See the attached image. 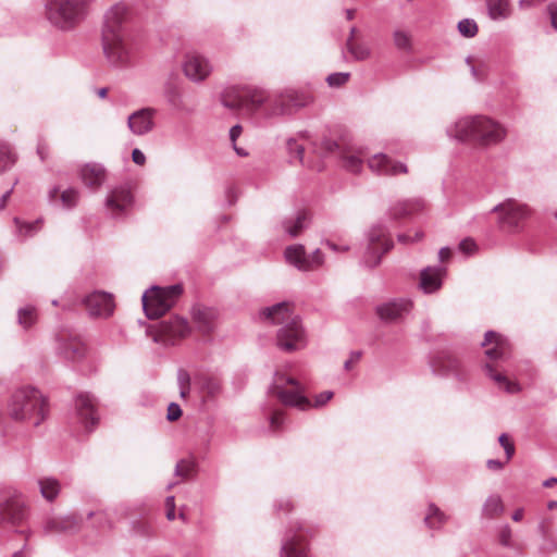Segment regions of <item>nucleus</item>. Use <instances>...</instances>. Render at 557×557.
Returning a JSON list of instances; mask_svg holds the SVG:
<instances>
[{
	"label": "nucleus",
	"instance_id": "f257e3e1",
	"mask_svg": "<svg viewBox=\"0 0 557 557\" xmlns=\"http://www.w3.org/2000/svg\"><path fill=\"white\" fill-rule=\"evenodd\" d=\"M128 9L124 3L112 5L104 14L101 42L110 65L117 69L131 66L135 60V48L128 29Z\"/></svg>",
	"mask_w": 557,
	"mask_h": 557
},
{
	"label": "nucleus",
	"instance_id": "f03ea898",
	"mask_svg": "<svg viewBox=\"0 0 557 557\" xmlns=\"http://www.w3.org/2000/svg\"><path fill=\"white\" fill-rule=\"evenodd\" d=\"M447 135L462 143H472L480 147H490L502 143L506 128L497 121L485 116H465L447 127Z\"/></svg>",
	"mask_w": 557,
	"mask_h": 557
},
{
	"label": "nucleus",
	"instance_id": "7ed1b4c3",
	"mask_svg": "<svg viewBox=\"0 0 557 557\" xmlns=\"http://www.w3.org/2000/svg\"><path fill=\"white\" fill-rule=\"evenodd\" d=\"M260 319L272 324H282L277 331V346L285 351L299 350L306 346V333L298 315L293 314L288 302H278L264 308Z\"/></svg>",
	"mask_w": 557,
	"mask_h": 557
},
{
	"label": "nucleus",
	"instance_id": "20e7f679",
	"mask_svg": "<svg viewBox=\"0 0 557 557\" xmlns=\"http://www.w3.org/2000/svg\"><path fill=\"white\" fill-rule=\"evenodd\" d=\"M269 391L270 394L284 406L293 407L301 411L311 408H321L334 396L332 391H324L315 395L312 401L306 396L304 385L295 377L284 372H275Z\"/></svg>",
	"mask_w": 557,
	"mask_h": 557
},
{
	"label": "nucleus",
	"instance_id": "39448f33",
	"mask_svg": "<svg viewBox=\"0 0 557 557\" xmlns=\"http://www.w3.org/2000/svg\"><path fill=\"white\" fill-rule=\"evenodd\" d=\"M8 410L13 420L38 426L48 414V403L37 388L23 387L13 393Z\"/></svg>",
	"mask_w": 557,
	"mask_h": 557
},
{
	"label": "nucleus",
	"instance_id": "423d86ee",
	"mask_svg": "<svg viewBox=\"0 0 557 557\" xmlns=\"http://www.w3.org/2000/svg\"><path fill=\"white\" fill-rule=\"evenodd\" d=\"M494 345L485 350L486 357L492 361L484 364L486 374L497 384V386L510 394L520 391L519 384L510 381L505 374L498 371V361H506L510 357V344L500 334L494 331H487L482 346Z\"/></svg>",
	"mask_w": 557,
	"mask_h": 557
},
{
	"label": "nucleus",
	"instance_id": "0eeeda50",
	"mask_svg": "<svg viewBox=\"0 0 557 557\" xmlns=\"http://www.w3.org/2000/svg\"><path fill=\"white\" fill-rule=\"evenodd\" d=\"M90 0H48L45 15L51 25L61 30H72L88 15Z\"/></svg>",
	"mask_w": 557,
	"mask_h": 557
},
{
	"label": "nucleus",
	"instance_id": "6e6552de",
	"mask_svg": "<svg viewBox=\"0 0 557 557\" xmlns=\"http://www.w3.org/2000/svg\"><path fill=\"white\" fill-rule=\"evenodd\" d=\"M267 90L251 86H230L221 94V103L231 111L246 109L262 117Z\"/></svg>",
	"mask_w": 557,
	"mask_h": 557
},
{
	"label": "nucleus",
	"instance_id": "1a4fd4ad",
	"mask_svg": "<svg viewBox=\"0 0 557 557\" xmlns=\"http://www.w3.org/2000/svg\"><path fill=\"white\" fill-rule=\"evenodd\" d=\"M311 97L294 89L273 95L267 91V100L262 111L263 119H273L282 115H290L297 110L308 106Z\"/></svg>",
	"mask_w": 557,
	"mask_h": 557
},
{
	"label": "nucleus",
	"instance_id": "9d476101",
	"mask_svg": "<svg viewBox=\"0 0 557 557\" xmlns=\"http://www.w3.org/2000/svg\"><path fill=\"white\" fill-rule=\"evenodd\" d=\"M181 285L175 284L164 288L152 286L141 296L144 311L148 319H158L174 305L176 298L182 294Z\"/></svg>",
	"mask_w": 557,
	"mask_h": 557
},
{
	"label": "nucleus",
	"instance_id": "9b49d317",
	"mask_svg": "<svg viewBox=\"0 0 557 557\" xmlns=\"http://www.w3.org/2000/svg\"><path fill=\"white\" fill-rule=\"evenodd\" d=\"M368 246L361 260L367 268H375L381 263L382 257L393 247L389 227L383 222L373 224L367 233Z\"/></svg>",
	"mask_w": 557,
	"mask_h": 557
},
{
	"label": "nucleus",
	"instance_id": "f8f14e48",
	"mask_svg": "<svg viewBox=\"0 0 557 557\" xmlns=\"http://www.w3.org/2000/svg\"><path fill=\"white\" fill-rule=\"evenodd\" d=\"M430 368L434 375L454 377L458 382H466L468 373L459 358L450 350H438L431 355Z\"/></svg>",
	"mask_w": 557,
	"mask_h": 557
},
{
	"label": "nucleus",
	"instance_id": "ddd939ff",
	"mask_svg": "<svg viewBox=\"0 0 557 557\" xmlns=\"http://www.w3.org/2000/svg\"><path fill=\"white\" fill-rule=\"evenodd\" d=\"M491 212L498 214L497 222L499 227L511 233L517 232L521 223L527 220L531 213L527 205L520 203L511 198L496 205Z\"/></svg>",
	"mask_w": 557,
	"mask_h": 557
},
{
	"label": "nucleus",
	"instance_id": "4468645a",
	"mask_svg": "<svg viewBox=\"0 0 557 557\" xmlns=\"http://www.w3.org/2000/svg\"><path fill=\"white\" fill-rule=\"evenodd\" d=\"M309 539L304 525H293L281 540L280 557H312Z\"/></svg>",
	"mask_w": 557,
	"mask_h": 557
},
{
	"label": "nucleus",
	"instance_id": "2eb2a0df",
	"mask_svg": "<svg viewBox=\"0 0 557 557\" xmlns=\"http://www.w3.org/2000/svg\"><path fill=\"white\" fill-rule=\"evenodd\" d=\"M134 205V196L128 184H121L108 191L104 200L107 212L114 219L125 215Z\"/></svg>",
	"mask_w": 557,
	"mask_h": 557
},
{
	"label": "nucleus",
	"instance_id": "dca6fc26",
	"mask_svg": "<svg viewBox=\"0 0 557 557\" xmlns=\"http://www.w3.org/2000/svg\"><path fill=\"white\" fill-rule=\"evenodd\" d=\"M286 261L300 271H313L324 262V256L320 249L307 255L302 245H292L285 249Z\"/></svg>",
	"mask_w": 557,
	"mask_h": 557
},
{
	"label": "nucleus",
	"instance_id": "f3484780",
	"mask_svg": "<svg viewBox=\"0 0 557 557\" xmlns=\"http://www.w3.org/2000/svg\"><path fill=\"white\" fill-rule=\"evenodd\" d=\"M213 71L211 61L199 53H189L183 62L184 75L194 83L206 81Z\"/></svg>",
	"mask_w": 557,
	"mask_h": 557
},
{
	"label": "nucleus",
	"instance_id": "a211bd4d",
	"mask_svg": "<svg viewBox=\"0 0 557 557\" xmlns=\"http://www.w3.org/2000/svg\"><path fill=\"white\" fill-rule=\"evenodd\" d=\"M83 519L76 515L47 517L42 522V531L47 535L73 534L81 529Z\"/></svg>",
	"mask_w": 557,
	"mask_h": 557
},
{
	"label": "nucleus",
	"instance_id": "6ab92c4d",
	"mask_svg": "<svg viewBox=\"0 0 557 557\" xmlns=\"http://www.w3.org/2000/svg\"><path fill=\"white\" fill-rule=\"evenodd\" d=\"M412 301L407 298L393 299L376 307V313L385 323H399L411 311Z\"/></svg>",
	"mask_w": 557,
	"mask_h": 557
},
{
	"label": "nucleus",
	"instance_id": "aec40b11",
	"mask_svg": "<svg viewBox=\"0 0 557 557\" xmlns=\"http://www.w3.org/2000/svg\"><path fill=\"white\" fill-rule=\"evenodd\" d=\"M22 500L10 492H0V522L16 524L24 518Z\"/></svg>",
	"mask_w": 557,
	"mask_h": 557
},
{
	"label": "nucleus",
	"instance_id": "412c9836",
	"mask_svg": "<svg viewBox=\"0 0 557 557\" xmlns=\"http://www.w3.org/2000/svg\"><path fill=\"white\" fill-rule=\"evenodd\" d=\"M89 315L109 318L114 311L113 297L109 293L94 292L84 299Z\"/></svg>",
	"mask_w": 557,
	"mask_h": 557
},
{
	"label": "nucleus",
	"instance_id": "4be33fe9",
	"mask_svg": "<svg viewBox=\"0 0 557 557\" xmlns=\"http://www.w3.org/2000/svg\"><path fill=\"white\" fill-rule=\"evenodd\" d=\"M189 333L188 322L180 317H170L162 320L159 325V337L165 344L173 345L176 339Z\"/></svg>",
	"mask_w": 557,
	"mask_h": 557
},
{
	"label": "nucleus",
	"instance_id": "5701e85b",
	"mask_svg": "<svg viewBox=\"0 0 557 557\" xmlns=\"http://www.w3.org/2000/svg\"><path fill=\"white\" fill-rule=\"evenodd\" d=\"M157 110L154 108H141L133 112L127 119L129 131L136 136H143L150 133L154 128V116Z\"/></svg>",
	"mask_w": 557,
	"mask_h": 557
},
{
	"label": "nucleus",
	"instance_id": "b1692460",
	"mask_svg": "<svg viewBox=\"0 0 557 557\" xmlns=\"http://www.w3.org/2000/svg\"><path fill=\"white\" fill-rule=\"evenodd\" d=\"M369 169L377 175L395 176L408 172L407 165L394 161L385 153H375L368 160Z\"/></svg>",
	"mask_w": 557,
	"mask_h": 557
},
{
	"label": "nucleus",
	"instance_id": "393cba45",
	"mask_svg": "<svg viewBox=\"0 0 557 557\" xmlns=\"http://www.w3.org/2000/svg\"><path fill=\"white\" fill-rule=\"evenodd\" d=\"M369 169L377 175L395 176L408 172L407 165L394 161L385 153H375L368 160Z\"/></svg>",
	"mask_w": 557,
	"mask_h": 557
},
{
	"label": "nucleus",
	"instance_id": "a878e982",
	"mask_svg": "<svg viewBox=\"0 0 557 557\" xmlns=\"http://www.w3.org/2000/svg\"><path fill=\"white\" fill-rule=\"evenodd\" d=\"M55 349L60 356L72 361L81 360L86 354L85 344L77 336L65 333L58 336Z\"/></svg>",
	"mask_w": 557,
	"mask_h": 557
},
{
	"label": "nucleus",
	"instance_id": "bb28decb",
	"mask_svg": "<svg viewBox=\"0 0 557 557\" xmlns=\"http://www.w3.org/2000/svg\"><path fill=\"white\" fill-rule=\"evenodd\" d=\"M446 274L447 270L444 265L426 267L422 269L420 272L419 288L426 295L437 293L443 286V280Z\"/></svg>",
	"mask_w": 557,
	"mask_h": 557
},
{
	"label": "nucleus",
	"instance_id": "cd10ccee",
	"mask_svg": "<svg viewBox=\"0 0 557 557\" xmlns=\"http://www.w3.org/2000/svg\"><path fill=\"white\" fill-rule=\"evenodd\" d=\"M76 412L85 426L88 429L96 425L98 416L96 410V399L89 393H81L75 399Z\"/></svg>",
	"mask_w": 557,
	"mask_h": 557
},
{
	"label": "nucleus",
	"instance_id": "c85d7f7f",
	"mask_svg": "<svg viewBox=\"0 0 557 557\" xmlns=\"http://www.w3.org/2000/svg\"><path fill=\"white\" fill-rule=\"evenodd\" d=\"M79 176L85 186L99 189L107 178V171L101 163L90 162L81 168Z\"/></svg>",
	"mask_w": 557,
	"mask_h": 557
},
{
	"label": "nucleus",
	"instance_id": "c756f323",
	"mask_svg": "<svg viewBox=\"0 0 557 557\" xmlns=\"http://www.w3.org/2000/svg\"><path fill=\"white\" fill-rule=\"evenodd\" d=\"M424 207V203L420 199L403 200L394 203L388 210V218L392 221H399L404 218H408Z\"/></svg>",
	"mask_w": 557,
	"mask_h": 557
},
{
	"label": "nucleus",
	"instance_id": "7c9ffc66",
	"mask_svg": "<svg viewBox=\"0 0 557 557\" xmlns=\"http://www.w3.org/2000/svg\"><path fill=\"white\" fill-rule=\"evenodd\" d=\"M191 314L193 320L200 332L207 334L214 329V321L218 317L215 309L205 306H195Z\"/></svg>",
	"mask_w": 557,
	"mask_h": 557
},
{
	"label": "nucleus",
	"instance_id": "2f4dec72",
	"mask_svg": "<svg viewBox=\"0 0 557 557\" xmlns=\"http://www.w3.org/2000/svg\"><path fill=\"white\" fill-rule=\"evenodd\" d=\"M79 198V193L75 188H66L63 191L60 193L59 187H52L48 193V199L50 203L58 206L59 203L63 209H73Z\"/></svg>",
	"mask_w": 557,
	"mask_h": 557
},
{
	"label": "nucleus",
	"instance_id": "473e14b6",
	"mask_svg": "<svg viewBox=\"0 0 557 557\" xmlns=\"http://www.w3.org/2000/svg\"><path fill=\"white\" fill-rule=\"evenodd\" d=\"M309 224V216L305 211H298L295 218L286 219L282 225L284 231L290 236H298Z\"/></svg>",
	"mask_w": 557,
	"mask_h": 557
},
{
	"label": "nucleus",
	"instance_id": "72a5a7b5",
	"mask_svg": "<svg viewBox=\"0 0 557 557\" xmlns=\"http://www.w3.org/2000/svg\"><path fill=\"white\" fill-rule=\"evenodd\" d=\"M37 483L41 496L49 503H52L61 492V484L55 478H40L38 479Z\"/></svg>",
	"mask_w": 557,
	"mask_h": 557
},
{
	"label": "nucleus",
	"instance_id": "f704fd0d",
	"mask_svg": "<svg viewBox=\"0 0 557 557\" xmlns=\"http://www.w3.org/2000/svg\"><path fill=\"white\" fill-rule=\"evenodd\" d=\"M504 503L498 494H491L482 505V517L495 519L504 512Z\"/></svg>",
	"mask_w": 557,
	"mask_h": 557
},
{
	"label": "nucleus",
	"instance_id": "c9c22d12",
	"mask_svg": "<svg viewBox=\"0 0 557 557\" xmlns=\"http://www.w3.org/2000/svg\"><path fill=\"white\" fill-rule=\"evenodd\" d=\"M448 519L449 517L435 504H430L424 517V523L431 530H438L448 521Z\"/></svg>",
	"mask_w": 557,
	"mask_h": 557
},
{
	"label": "nucleus",
	"instance_id": "e433bc0d",
	"mask_svg": "<svg viewBox=\"0 0 557 557\" xmlns=\"http://www.w3.org/2000/svg\"><path fill=\"white\" fill-rule=\"evenodd\" d=\"M487 11L492 20H505L511 13L508 0H487Z\"/></svg>",
	"mask_w": 557,
	"mask_h": 557
},
{
	"label": "nucleus",
	"instance_id": "4c0bfd02",
	"mask_svg": "<svg viewBox=\"0 0 557 557\" xmlns=\"http://www.w3.org/2000/svg\"><path fill=\"white\" fill-rule=\"evenodd\" d=\"M345 48L351 54L355 61L368 60L372 53L371 48L363 42L346 40Z\"/></svg>",
	"mask_w": 557,
	"mask_h": 557
},
{
	"label": "nucleus",
	"instance_id": "58836bf2",
	"mask_svg": "<svg viewBox=\"0 0 557 557\" xmlns=\"http://www.w3.org/2000/svg\"><path fill=\"white\" fill-rule=\"evenodd\" d=\"M393 41L397 49L409 52L412 49L411 35L404 29H395L393 32Z\"/></svg>",
	"mask_w": 557,
	"mask_h": 557
},
{
	"label": "nucleus",
	"instance_id": "ea45409f",
	"mask_svg": "<svg viewBox=\"0 0 557 557\" xmlns=\"http://www.w3.org/2000/svg\"><path fill=\"white\" fill-rule=\"evenodd\" d=\"M195 470L196 462L193 459H181L175 466L174 474L182 480H187L195 473Z\"/></svg>",
	"mask_w": 557,
	"mask_h": 557
},
{
	"label": "nucleus",
	"instance_id": "a19ab883",
	"mask_svg": "<svg viewBox=\"0 0 557 557\" xmlns=\"http://www.w3.org/2000/svg\"><path fill=\"white\" fill-rule=\"evenodd\" d=\"M39 221L22 222L18 218H14L16 233L21 238L33 236L39 230Z\"/></svg>",
	"mask_w": 557,
	"mask_h": 557
},
{
	"label": "nucleus",
	"instance_id": "79ce46f5",
	"mask_svg": "<svg viewBox=\"0 0 557 557\" xmlns=\"http://www.w3.org/2000/svg\"><path fill=\"white\" fill-rule=\"evenodd\" d=\"M36 309L33 306H25L17 311L18 324L24 329L30 327L36 321Z\"/></svg>",
	"mask_w": 557,
	"mask_h": 557
},
{
	"label": "nucleus",
	"instance_id": "37998d69",
	"mask_svg": "<svg viewBox=\"0 0 557 557\" xmlns=\"http://www.w3.org/2000/svg\"><path fill=\"white\" fill-rule=\"evenodd\" d=\"M221 381L213 376H205L201 380V392L210 397H214L221 393Z\"/></svg>",
	"mask_w": 557,
	"mask_h": 557
},
{
	"label": "nucleus",
	"instance_id": "c03bdc74",
	"mask_svg": "<svg viewBox=\"0 0 557 557\" xmlns=\"http://www.w3.org/2000/svg\"><path fill=\"white\" fill-rule=\"evenodd\" d=\"M15 163V157L9 145L0 143V173Z\"/></svg>",
	"mask_w": 557,
	"mask_h": 557
},
{
	"label": "nucleus",
	"instance_id": "a18cd8bd",
	"mask_svg": "<svg viewBox=\"0 0 557 557\" xmlns=\"http://www.w3.org/2000/svg\"><path fill=\"white\" fill-rule=\"evenodd\" d=\"M164 97L166 101L174 108H177L182 102V96L178 87L175 84L168 83L164 85Z\"/></svg>",
	"mask_w": 557,
	"mask_h": 557
},
{
	"label": "nucleus",
	"instance_id": "49530a36",
	"mask_svg": "<svg viewBox=\"0 0 557 557\" xmlns=\"http://www.w3.org/2000/svg\"><path fill=\"white\" fill-rule=\"evenodd\" d=\"M286 146L292 161H298L301 164H306L304 161L305 148L301 144H299L295 138H289Z\"/></svg>",
	"mask_w": 557,
	"mask_h": 557
},
{
	"label": "nucleus",
	"instance_id": "de8ad7c7",
	"mask_svg": "<svg viewBox=\"0 0 557 557\" xmlns=\"http://www.w3.org/2000/svg\"><path fill=\"white\" fill-rule=\"evenodd\" d=\"M458 32L466 38H472L478 34V25L472 18H463L458 22Z\"/></svg>",
	"mask_w": 557,
	"mask_h": 557
},
{
	"label": "nucleus",
	"instance_id": "09e8293b",
	"mask_svg": "<svg viewBox=\"0 0 557 557\" xmlns=\"http://www.w3.org/2000/svg\"><path fill=\"white\" fill-rule=\"evenodd\" d=\"M343 162L345 169L351 173H359L362 170V160L356 154H345Z\"/></svg>",
	"mask_w": 557,
	"mask_h": 557
},
{
	"label": "nucleus",
	"instance_id": "8fccbe9b",
	"mask_svg": "<svg viewBox=\"0 0 557 557\" xmlns=\"http://www.w3.org/2000/svg\"><path fill=\"white\" fill-rule=\"evenodd\" d=\"M349 77L348 72L332 73L326 77V82L330 87H341L349 81Z\"/></svg>",
	"mask_w": 557,
	"mask_h": 557
},
{
	"label": "nucleus",
	"instance_id": "3c124183",
	"mask_svg": "<svg viewBox=\"0 0 557 557\" xmlns=\"http://www.w3.org/2000/svg\"><path fill=\"white\" fill-rule=\"evenodd\" d=\"M498 442L500 446L504 448L507 461L512 458L515 455V446L512 442L509 440L508 435L506 433H503L498 437Z\"/></svg>",
	"mask_w": 557,
	"mask_h": 557
},
{
	"label": "nucleus",
	"instance_id": "603ef678",
	"mask_svg": "<svg viewBox=\"0 0 557 557\" xmlns=\"http://www.w3.org/2000/svg\"><path fill=\"white\" fill-rule=\"evenodd\" d=\"M270 428L273 431H278L284 422V413L281 410H274L269 417Z\"/></svg>",
	"mask_w": 557,
	"mask_h": 557
},
{
	"label": "nucleus",
	"instance_id": "864d4df0",
	"mask_svg": "<svg viewBox=\"0 0 557 557\" xmlns=\"http://www.w3.org/2000/svg\"><path fill=\"white\" fill-rule=\"evenodd\" d=\"M476 244L471 238H466L460 242L459 244V250L463 252L467 256L472 255L476 250Z\"/></svg>",
	"mask_w": 557,
	"mask_h": 557
},
{
	"label": "nucleus",
	"instance_id": "5fc2aeb1",
	"mask_svg": "<svg viewBox=\"0 0 557 557\" xmlns=\"http://www.w3.org/2000/svg\"><path fill=\"white\" fill-rule=\"evenodd\" d=\"M182 416V409L178 404L171 403L168 407L166 419L169 421H176Z\"/></svg>",
	"mask_w": 557,
	"mask_h": 557
},
{
	"label": "nucleus",
	"instance_id": "6e6d98bb",
	"mask_svg": "<svg viewBox=\"0 0 557 557\" xmlns=\"http://www.w3.org/2000/svg\"><path fill=\"white\" fill-rule=\"evenodd\" d=\"M177 384H178V387L190 386V375L186 370L180 369L177 371Z\"/></svg>",
	"mask_w": 557,
	"mask_h": 557
},
{
	"label": "nucleus",
	"instance_id": "4d7b16f0",
	"mask_svg": "<svg viewBox=\"0 0 557 557\" xmlns=\"http://www.w3.org/2000/svg\"><path fill=\"white\" fill-rule=\"evenodd\" d=\"M274 508L277 511L283 510V511L288 512L293 509V504L289 498H280L277 500H275Z\"/></svg>",
	"mask_w": 557,
	"mask_h": 557
},
{
	"label": "nucleus",
	"instance_id": "13d9d810",
	"mask_svg": "<svg viewBox=\"0 0 557 557\" xmlns=\"http://www.w3.org/2000/svg\"><path fill=\"white\" fill-rule=\"evenodd\" d=\"M361 358V352L360 351H351L350 355H349V358L344 362V369L346 371H350L354 367V364H356Z\"/></svg>",
	"mask_w": 557,
	"mask_h": 557
},
{
	"label": "nucleus",
	"instance_id": "bf43d9fd",
	"mask_svg": "<svg viewBox=\"0 0 557 557\" xmlns=\"http://www.w3.org/2000/svg\"><path fill=\"white\" fill-rule=\"evenodd\" d=\"M511 541V530L508 525L502 528L499 532V542L504 546H509Z\"/></svg>",
	"mask_w": 557,
	"mask_h": 557
},
{
	"label": "nucleus",
	"instance_id": "052dcab7",
	"mask_svg": "<svg viewBox=\"0 0 557 557\" xmlns=\"http://www.w3.org/2000/svg\"><path fill=\"white\" fill-rule=\"evenodd\" d=\"M547 13L549 15L552 26L557 30V2L548 4Z\"/></svg>",
	"mask_w": 557,
	"mask_h": 557
},
{
	"label": "nucleus",
	"instance_id": "680f3d73",
	"mask_svg": "<svg viewBox=\"0 0 557 557\" xmlns=\"http://www.w3.org/2000/svg\"><path fill=\"white\" fill-rule=\"evenodd\" d=\"M466 62L470 65V71L474 79L481 81L485 73L483 69H478L474 64H472L471 59L467 58Z\"/></svg>",
	"mask_w": 557,
	"mask_h": 557
},
{
	"label": "nucleus",
	"instance_id": "e2e57ef3",
	"mask_svg": "<svg viewBox=\"0 0 557 557\" xmlns=\"http://www.w3.org/2000/svg\"><path fill=\"white\" fill-rule=\"evenodd\" d=\"M422 237H423V233L422 232H417L414 234V237H410L407 234H400V235H398V242L401 243V244H408V243L418 242Z\"/></svg>",
	"mask_w": 557,
	"mask_h": 557
},
{
	"label": "nucleus",
	"instance_id": "0e129e2a",
	"mask_svg": "<svg viewBox=\"0 0 557 557\" xmlns=\"http://www.w3.org/2000/svg\"><path fill=\"white\" fill-rule=\"evenodd\" d=\"M132 160H133L134 163H136L138 165H144L145 162H146V157H145L144 152L140 149L135 148L132 151Z\"/></svg>",
	"mask_w": 557,
	"mask_h": 557
},
{
	"label": "nucleus",
	"instance_id": "69168bd1",
	"mask_svg": "<svg viewBox=\"0 0 557 557\" xmlns=\"http://www.w3.org/2000/svg\"><path fill=\"white\" fill-rule=\"evenodd\" d=\"M16 184H17V180H15V182H14L13 186H12L9 190H7V191H5V193L0 197V211H2V210L5 208V206H7V203H8V200L10 199L11 194H12V191H13V189H14V186H15Z\"/></svg>",
	"mask_w": 557,
	"mask_h": 557
},
{
	"label": "nucleus",
	"instance_id": "338daca9",
	"mask_svg": "<svg viewBox=\"0 0 557 557\" xmlns=\"http://www.w3.org/2000/svg\"><path fill=\"white\" fill-rule=\"evenodd\" d=\"M486 467L490 469V470H494V471H498V470H502L504 468V463L497 459H488L486 461Z\"/></svg>",
	"mask_w": 557,
	"mask_h": 557
},
{
	"label": "nucleus",
	"instance_id": "774afa93",
	"mask_svg": "<svg viewBox=\"0 0 557 557\" xmlns=\"http://www.w3.org/2000/svg\"><path fill=\"white\" fill-rule=\"evenodd\" d=\"M242 134V126L240 125H234L231 129H230V139L235 143L236 139L239 137V135Z\"/></svg>",
	"mask_w": 557,
	"mask_h": 557
}]
</instances>
